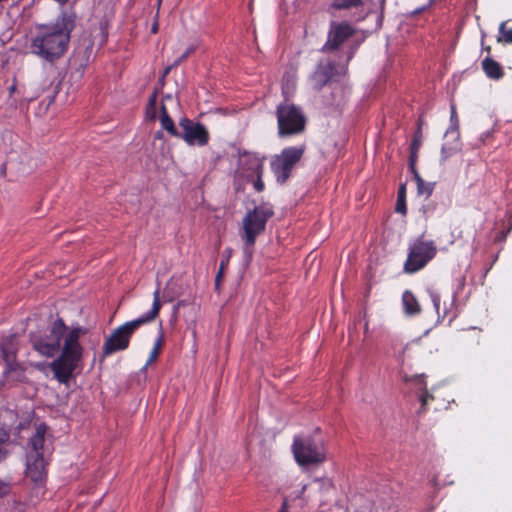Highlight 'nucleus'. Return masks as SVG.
Listing matches in <instances>:
<instances>
[{
	"label": "nucleus",
	"mask_w": 512,
	"mask_h": 512,
	"mask_svg": "<svg viewBox=\"0 0 512 512\" xmlns=\"http://www.w3.org/2000/svg\"><path fill=\"white\" fill-rule=\"evenodd\" d=\"M77 19L78 16L71 7L63 10L54 23L38 25L31 40V52L48 62L60 59L68 49Z\"/></svg>",
	"instance_id": "f257e3e1"
},
{
	"label": "nucleus",
	"mask_w": 512,
	"mask_h": 512,
	"mask_svg": "<svg viewBox=\"0 0 512 512\" xmlns=\"http://www.w3.org/2000/svg\"><path fill=\"white\" fill-rule=\"evenodd\" d=\"M87 332L88 329L84 327L71 329L64 338L60 355L50 364L54 377L60 383L67 384L74 377V372L80 367L83 348L79 343V338Z\"/></svg>",
	"instance_id": "f03ea898"
},
{
	"label": "nucleus",
	"mask_w": 512,
	"mask_h": 512,
	"mask_svg": "<svg viewBox=\"0 0 512 512\" xmlns=\"http://www.w3.org/2000/svg\"><path fill=\"white\" fill-rule=\"evenodd\" d=\"M160 309V289L157 288L153 293L152 309L148 313L137 319L124 323L113 330V332L106 338L102 347L101 361L116 352L126 350L130 345V339L135 331L142 325L155 320L159 315Z\"/></svg>",
	"instance_id": "7ed1b4c3"
},
{
	"label": "nucleus",
	"mask_w": 512,
	"mask_h": 512,
	"mask_svg": "<svg viewBox=\"0 0 512 512\" xmlns=\"http://www.w3.org/2000/svg\"><path fill=\"white\" fill-rule=\"evenodd\" d=\"M273 215L271 207L261 204L249 210L243 218L241 238L244 241L243 251L247 261L252 258L257 236L265 231L266 223Z\"/></svg>",
	"instance_id": "20e7f679"
},
{
	"label": "nucleus",
	"mask_w": 512,
	"mask_h": 512,
	"mask_svg": "<svg viewBox=\"0 0 512 512\" xmlns=\"http://www.w3.org/2000/svg\"><path fill=\"white\" fill-rule=\"evenodd\" d=\"M278 135L287 137L305 130L306 117L302 109L293 103L283 102L276 109Z\"/></svg>",
	"instance_id": "39448f33"
},
{
	"label": "nucleus",
	"mask_w": 512,
	"mask_h": 512,
	"mask_svg": "<svg viewBox=\"0 0 512 512\" xmlns=\"http://www.w3.org/2000/svg\"><path fill=\"white\" fill-rule=\"evenodd\" d=\"M67 327L63 319L58 318L49 328V334L41 336L36 333L30 334V341L33 348L43 356L53 357L61 348V340L66 334Z\"/></svg>",
	"instance_id": "423d86ee"
},
{
	"label": "nucleus",
	"mask_w": 512,
	"mask_h": 512,
	"mask_svg": "<svg viewBox=\"0 0 512 512\" xmlns=\"http://www.w3.org/2000/svg\"><path fill=\"white\" fill-rule=\"evenodd\" d=\"M295 460L299 465H315L326 458L323 442L311 437H295L292 445Z\"/></svg>",
	"instance_id": "0eeeda50"
},
{
	"label": "nucleus",
	"mask_w": 512,
	"mask_h": 512,
	"mask_svg": "<svg viewBox=\"0 0 512 512\" xmlns=\"http://www.w3.org/2000/svg\"><path fill=\"white\" fill-rule=\"evenodd\" d=\"M436 254V247L431 241H423L421 238L414 241L404 263L406 273H415L422 269Z\"/></svg>",
	"instance_id": "6e6552de"
},
{
	"label": "nucleus",
	"mask_w": 512,
	"mask_h": 512,
	"mask_svg": "<svg viewBox=\"0 0 512 512\" xmlns=\"http://www.w3.org/2000/svg\"><path fill=\"white\" fill-rule=\"evenodd\" d=\"M179 126L181 131L177 138L183 139L187 144L204 146L208 143L209 133L203 124L182 118Z\"/></svg>",
	"instance_id": "1a4fd4ad"
},
{
	"label": "nucleus",
	"mask_w": 512,
	"mask_h": 512,
	"mask_svg": "<svg viewBox=\"0 0 512 512\" xmlns=\"http://www.w3.org/2000/svg\"><path fill=\"white\" fill-rule=\"evenodd\" d=\"M355 34V29L348 22H335L330 24L328 39L324 44L323 52H334L338 50L344 42Z\"/></svg>",
	"instance_id": "9d476101"
},
{
	"label": "nucleus",
	"mask_w": 512,
	"mask_h": 512,
	"mask_svg": "<svg viewBox=\"0 0 512 512\" xmlns=\"http://www.w3.org/2000/svg\"><path fill=\"white\" fill-rule=\"evenodd\" d=\"M16 340L17 339L14 335L9 336L8 338L4 339V341L0 344V349L3 359L6 363V370L4 373L6 375H11L12 373H15V378L20 379L24 371L20 367L19 363H17L16 361Z\"/></svg>",
	"instance_id": "9b49d317"
},
{
	"label": "nucleus",
	"mask_w": 512,
	"mask_h": 512,
	"mask_svg": "<svg viewBox=\"0 0 512 512\" xmlns=\"http://www.w3.org/2000/svg\"><path fill=\"white\" fill-rule=\"evenodd\" d=\"M26 477L35 484H42L46 479L47 461L43 454L27 453Z\"/></svg>",
	"instance_id": "f8f14e48"
},
{
	"label": "nucleus",
	"mask_w": 512,
	"mask_h": 512,
	"mask_svg": "<svg viewBox=\"0 0 512 512\" xmlns=\"http://www.w3.org/2000/svg\"><path fill=\"white\" fill-rule=\"evenodd\" d=\"M340 73L336 64L331 61L320 62L312 75V82L315 89L320 90L330 81L334 80Z\"/></svg>",
	"instance_id": "ddd939ff"
},
{
	"label": "nucleus",
	"mask_w": 512,
	"mask_h": 512,
	"mask_svg": "<svg viewBox=\"0 0 512 512\" xmlns=\"http://www.w3.org/2000/svg\"><path fill=\"white\" fill-rule=\"evenodd\" d=\"M46 431V424L41 423L37 426L35 434L31 437L29 441L30 450L28 451V453H37L44 455Z\"/></svg>",
	"instance_id": "4468645a"
},
{
	"label": "nucleus",
	"mask_w": 512,
	"mask_h": 512,
	"mask_svg": "<svg viewBox=\"0 0 512 512\" xmlns=\"http://www.w3.org/2000/svg\"><path fill=\"white\" fill-rule=\"evenodd\" d=\"M271 169L276 176L277 182L284 184L290 177L293 167L276 156L271 162Z\"/></svg>",
	"instance_id": "2eb2a0df"
},
{
	"label": "nucleus",
	"mask_w": 512,
	"mask_h": 512,
	"mask_svg": "<svg viewBox=\"0 0 512 512\" xmlns=\"http://www.w3.org/2000/svg\"><path fill=\"white\" fill-rule=\"evenodd\" d=\"M481 65L484 73L490 79L499 80L504 76L503 67L489 56L483 59Z\"/></svg>",
	"instance_id": "dca6fc26"
},
{
	"label": "nucleus",
	"mask_w": 512,
	"mask_h": 512,
	"mask_svg": "<svg viewBox=\"0 0 512 512\" xmlns=\"http://www.w3.org/2000/svg\"><path fill=\"white\" fill-rule=\"evenodd\" d=\"M304 153V147L285 148L277 157L288 165L294 167L300 161Z\"/></svg>",
	"instance_id": "f3484780"
},
{
	"label": "nucleus",
	"mask_w": 512,
	"mask_h": 512,
	"mask_svg": "<svg viewBox=\"0 0 512 512\" xmlns=\"http://www.w3.org/2000/svg\"><path fill=\"white\" fill-rule=\"evenodd\" d=\"M402 301L406 314L415 315L420 312V305L415 296L410 291H405L403 293Z\"/></svg>",
	"instance_id": "a211bd4d"
},
{
	"label": "nucleus",
	"mask_w": 512,
	"mask_h": 512,
	"mask_svg": "<svg viewBox=\"0 0 512 512\" xmlns=\"http://www.w3.org/2000/svg\"><path fill=\"white\" fill-rule=\"evenodd\" d=\"M160 122L162 128L166 130L169 134H171L174 137H177L179 135V131L177 130L174 121L169 116L164 104L161 105Z\"/></svg>",
	"instance_id": "6ab92c4d"
},
{
	"label": "nucleus",
	"mask_w": 512,
	"mask_h": 512,
	"mask_svg": "<svg viewBox=\"0 0 512 512\" xmlns=\"http://www.w3.org/2000/svg\"><path fill=\"white\" fill-rule=\"evenodd\" d=\"M395 210H396V212L401 213L402 215H405L406 212H407V207H406V186H405V184H401L399 189H398L397 202H396Z\"/></svg>",
	"instance_id": "aec40b11"
},
{
	"label": "nucleus",
	"mask_w": 512,
	"mask_h": 512,
	"mask_svg": "<svg viewBox=\"0 0 512 512\" xmlns=\"http://www.w3.org/2000/svg\"><path fill=\"white\" fill-rule=\"evenodd\" d=\"M254 169L257 175V179L254 181V188L261 192L264 189V183L262 181V173H263V163L262 160L255 158L253 160Z\"/></svg>",
	"instance_id": "412c9836"
},
{
	"label": "nucleus",
	"mask_w": 512,
	"mask_h": 512,
	"mask_svg": "<svg viewBox=\"0 0 512 512\" xmlns=\"http://www.w3.org/2000/svg\"><path fill=\"white\" fill-rule=\"evenodd\" d=\"M362 5V0H334L332 7L335 9H349L351 7H358Z\"/></svg>",
	"instance_id": "4be33fe9"
},
{
	"label": "nucleus",
	"mask_w": 512,
	"mask_h": 512,
	"mask_svg": "<svg viewBox=\"0 0 512 512\" xmlns=\"http://www.w3.org/2000/svg\"><path fill=\"white\" fill-rule=\"evenodd\" d=\"M163 342H164L163 335L161 334L154 344V347L150 353V357L146 362L145 368L148 365L152 364L156 360V358L159 356L161 348L163 346Z\"/></svg>",
	"instance_id": "5701e85b"
},
{
	"label": "nucleus",
	"mask_w": 512,
	"mask_h": 512,
	"mask_svg": "<svg viewBox=\"0 0 512 512\" xmlns=\"http://www.w3.org/2000/svg\"><path fill=\"white\" fill-rule=\"evenodd\" d=\"M450 137L455 135V140L458 141L459 139V132H458V118L456 116L455 109L451 107L450 109Z\"/></svg>",
	"instance_id": "b1692460"
},
{
	"label": "nucleus",
	"mask_w": 512,
	"mask_h": 512,
	"mask_svg": "<svg viewBox=\"0 0 512 512\" xmlns=\"http://www.w3.org/2000/svg\"><path fill=\"white\" fill-rule=\"evenodd\" d=\"M422 143L421 128L419 127L414 135L413 141L410 146V156H418V150Z\"/></svg>",
	"instance_id": "393cba45"
},
{
	"label": "nucleus",
	"mask_w": 512,
	"mask_h": 512,
	"mask_svg": "<svg viewBox=\"0 0 512 512\" xmlns=\"http://www.w3.org/2000/svg\"><path fill=\"white\" fill-rule=\"evenodd\" d=\"M230 255H231V251L228 250L227 251V256L225 257V259H222V261L220 263L219 271H218V273L216 275V278H215V285H216V287H219V285H220V282H221V279H222V276H223V273H224V269L228 265Z\"/></svg>",
	"instance_id": "a878e982"
},
{
	"label": "nucleus",
	"mask_w": 512,
	"mask_h": 512,
	"mask_svg": "<svg viewBox=\"0 0 512 512\" xmlns=\"http://www.w3.org/2000/svg\"><path fill=\"white\" fill-rule=\"evenodd\" d=\"M403 380L407 383H414L416 386H419L420 389L425 387V381H424L423 375L415 374L412 376H408L405 374L403 376Z\"/></svg>",
	"instance_id": "bb28decb"
},
{
	"label": "nucleus",
	"mask_w": 512,
	"mask_h": 512,
	"mask_svg": "<svg viewBox=\"0 0 512 512\" xmlns=\"http://www.w3.org/2000/svg\"><path fill=\"white\" fill-rule=\"evenodd\" d=\"M499 32L506 43L512 44V28H507L506 23L503 22L499 27Z\"/></svg>",
	"instance_id": "cd10ccee"
},
{
	"label": "nucleus",
	"mask_w": 512,
	"mask_h": 512,
	"mask_svg": "<svg viewBox=\"0 0 512 512\" xmlns=\"http://www.w3.org/2000/svg\"><path fill=\"white\" fill-rule=\"evenodd\" d=\"M195 48L193 46H190L178 59H176L171 65L173 68L180 65L183 61H185L189 55H191L194 52Z\"/></svg>",
	"instance_id": "c85d7f7f"
},
{
	"label": "nucleus",
	"mask_w": 512,
	"mask_h": 512,
	"mask_svg": "<svg viewBox=\"0 0 512 512\" xmlns=\"http://www.w3.org/2000/svg\"><path fill=\"white\" fill-rule=\"evenodd\" d=\"M146 117L149 120H155L157 117L156 106L146 105Z\"/></svg>",
	"instance_id": "c756f323"
},
{
	"label": "nucleus",
	"mask_w": 512,
	"mask_h": 512,
	"mask_svg": "<svg viewBox=\"0 0 512 512\" xmlns=\"http://www.w3.org/2000/svg\"><path fill=\"white\" fill-rule=\"evenodd\" d=\"M82 45L85 47V53L90 54L93 48V41L90 38H83Z\"/></svg>",
	"instance_id": "7c9ffc66"
},
{
	"label": "nucleus",
	"mask_w": 512,
	"mask_h": 512,
	"mask_svg": "<svg viewBox=\"0 0 512 512\" xmlns=\"http://www.w3.org/2000/svg\"><path fill=\"white\" fill-rule=\"evenodd\" d=\"M172 69H173V66H172V65H169V66H167V67L164 69V71H163V73H162L161 77L159 78V85H160L161 87H163V86H164V84H165V78H166V76L170 73V71H171Z\"/></svg>",
	"instance_id": "2f4dec72"
},
{
	"label": "nucleus",
	"mask_w": 512,
	"mask_h": 512,
	"mask_svg": "<svg viewBox=\"0 0 512 512\" xmlns=\"http://www.w3.org/2000/svg\"><path fill=\"white\" fill-rule=\"evenodd\" d=\"M158 88H155L153 93L150 95L149 99H148V103L147 105L149 106H156L157 104V97H158Z\"/></svg>",
	"instance_id": "473e14b6"
},
{
	"label": "nucleus",
	"mask_w": 512,
	"mask_h": 512,
	"mask_svg": "<svg viewBox=\"0 0 512 512\" xmlns=\"http://www.w3.org/2000/svg\"><path fill=\"white\" fill-rule=\"evenodd\" d=\"M10 492V487L7 483L0 481V498L6 496Z\"/></svg>",
	"instance_id": "72a5a7b5"
},
{
	"label": "nucleus",
	"mask_w": 512,
	"mask_h": 512,
	"mask_svg": "<svg viewBox=\"0 0 512 512\" xmlns=\"http://www.w3.org/2000/svg\"><path fill=\"white\" fill-rule=\"evenodd\" d=\"M416 160H417V156H410L409 157V168H410L413 176H415V172H417V170H416Z\"/></svg>",
	"instance_id": "f704fd0d"
},
{
	"label": "nucleus",
	"mask_w": 512,
	"mask_h": 512,
	"mask_svg": "<svg viewBox=\"0 0 512 512\" xmlns=\"http://www.w3.org/2000/svg\"><path fill=\"white\" fill-rule=\"evenodd\" d=\"M431 299H432L433 305L435 307V310L437 311V313H439L440 296L435 294V293H432L431 294Z\"/></svg>",
	"instance_id": "c9c22d12"
},
{
	"label": "nucleus",
	"mask_w": 512,
	"mask_h": 512,
	"mask_svg": "<svg viewBox=\"0 0 512 512\" xmlns=\"http://www.w3.org/2000/svg\"><path fill=\"white\" fill-rule=\"evenodd\" d=\"M9 437V433L3 427H0V444L7 442Z\"/></svg>",
	"instance_id": "e433bc0d"
},
{
	"label": "nucleus",
	"mask_w": 512,
	"mask_h": 512,
	"mask_svg": "<svg viewBox=\"0 0 512 512\" xmlns=\"http://www.w3.org/2000/svg\"><path fill=\"white\" fill-rule=\"evenodd\" d=\"M433 396L430 395L426 390L420 396L421 406L424 407L428 401V399H432Z\"/></svg>",
	"instance_id": "4c0bfd02"
},
{
	"label": "nucleus",
	"mask_w": 512,
	"mask_h": 512,
	"mask_svg": "<svg viewBox=\"0 0 512 512\" xmlns=\"http://www.w3.org/2000/svg\"><path fill=\"white\" fill-rule=\"evenodd\" d=\"M418 192H419L420 194H427V195H430V194H431V192H432V189L430 188V186H429V185H426V184L424 183V185H421V190H418Z\"/></svg>",
	"instance_id": "58836bf2"
},
{
	"label": "nucleus",
	"mask_w": 512,
	"mask_h": 512,
	"mask_svg": "<svg viewBox=\"0 0 512 512\" xmlns=\"http://www.w3.org/2000/svg\"><path fill=\"white\" fill-rule=\"evenodd\" d=\"M414 179L417 183V188L418 190H421V185H424V181L423 179L420 177L419 173L418 172H415V176H414Z\"/></svg>",
	"instance_id": "ea45409f"
},
{
	"label": "nucleus",
	"mask_w": 512,
	"mask_h": 512,
	"mask_svg": "<svg viewBox=\"0 0 512 512\" xmlns=\"http://www.w3.org/2000/svg\"><path fill=\"white\" fill-rule=\"evenodd\" d=\"M414 179L417 183V188L418 190H421V185H424V181L423 179L420 177L419 173L418 172H415V176H414Z\"/></svg>",
	"instance_id": "a19ab883"
},
{
	"label": "nucleus",
	"mask_w": 512,
	"mask_h": 512,
	"mask_svg": "<svg viewBox=\"0 0 512 512\" xmlns=\"http://www.w3.org/2000/svg\"><path fill=\"white\" fill-rule=\"evenodd\" d=\"M186 304V301L185 300H181L179 301L175 307H174V314L177 313L178 309L181 307V306H184Z\"/></svg>",
	"instance_id": "79ce46f5"
},
{
	"label": "nucleus",
	"mask_w": 512,
	"mask_h": 512,
	"mask_svg": "<svg viewBox=\"0 0 512 512\" xmlns=\"http://www.w3.org/2000/svg\"><path fill=\"white\" fill-rule=\"evenodd\" d=\"M7 454H8L7 450L0 448V461L4 460L7 456Z\"/></svg>",
	"instance_id": "37998d69"
},
{
	"label": "nucleus",
	"mask_w": 512,
	"mask_h": 512,
	"mask_svg": "<svg viewBox=\"0 0 512 512\" xmlns=\"http://www.w3.org/2000/svg\"><path fill=\"white\" fill-rule=\"evenodd\" d=\"M287 510H288L287 500H286V499H284L283 504H282V507H281V509H280V511H279V512H287Z\"/></svg>",
	"instance_id": "c03bdc74"
},
{
	"label": "nucleus",
	"mask_w": 512,
	"mask_h": 512,
	"mask_svg": "<svg viewBox=\"0 0 512 512\" xmlns=\"http://www.w3.org/2000/svg\"><path fill=\"white\" fill-rule=\"evenodd\" d=\"M151 31H152V33H154V34H155V33H157V31H158V23H157V22H155V23L152 25Z\"/></svg>",
	"instance_id": "a18cd8bd"
},
{
	"label": "nucleus",
	"mask_w": 512,
	"mask_h": 512,
	"mask_svg": "<svg viewBox=\"0 0 512 512\" xmlns=\"http://www.w3.org/2000/svg\"><path fill=\"white\" fill-rule=\"evenodd\" d=\"M155 138H156V139H162V138H163V132L158 131V132L155 134Z\"/></svg>",
	"instance_id": "49530a36"
},
{
	"label": "nucleus",
	"mask_w": 512,
	"mask_h": 512,
	"mask_svg": "<svg viewBox=\"0 0 512 512\" xmlns=\"http://www.w3.org/2000/svg\"><path fill=\"white\" fill-rule=\"evenodd\" d=\"M460 149H461V146H460L458 143H457V144H455V146L450 147V151H451V150H460Z\"/></svg>",
	"instance_id": "de8ad7c7"
},
{
	"label": "nucleus",
	"mask_w": 512,
	"mask_h": 512,
	"mask_svg": "<svg viewBox=\"0 0 512 512\" xmlns=\"http://www.w3.org/2000/svg\"><path fill=\"white\" fill-rule=\"evenodd\" d=\"M1 174H2L3 176H5V175H6V165H5V164H3V165H2Z\"/></svg>",
	"instance_id": "09e8293b"
},
{
	"label": "nucleus",
	"mask_w": 512,
	"mask_h": 512,
	"mask_svg": "<svg viewBox=\"0 0 512 512\" xmlns=\"http://www.w3.org/2000/svg\"><path fill=\"white\" fill-rule=\"evenodd\" d=\"M305 490H306V485L302 486V489H301V491H300V493L298 495L299 498L302 497V495L305 492Z\"/></svg>",
	"instance_id": "8fccbe9b"
},
{
	"label": "nucleus",
	"mask_w": 512,
	"mask_h": 512,
	"mask_svg": "<svg viewBox=\"0 0 512 512\" xmlns=\"http://www.w3.org/2000/svg\"><path fill=\"white\" fill-rule=\"evenodd\" d=\"M56 2H58L59 4L61 5H64L66 4L69 0H55Z\"/></svg>",
	"instance_id": "3c124183"
},
{
	"label": "nucleus",
	"mask_w": 512,
	"mask_h": 512,
	"mask_svg": "<svg viewBox=\"0 0 512 512\" xmlns=\"http://www.w3.org/2000/svg\"><path fill=\"white\" fill-rule=\"evenodd\" d=\"M15 90H16V85H15V84H13V85L10 87V93H13Z\"/></svg>",
	"instance_id": "603ef678"
},
{
	"label": "nucleus",
	"mask_w": 512,
	"mask_h": 512,
	"mask_svg": "<svg viewBox=\"0 0 512 512\" xmlns=\"http://www.w3.org/2000/svg\"><path fill=\"white\" fill-rule=\"evenodd\" d=\"M485 50H486L488 53H490L491 48L488 46V47H486V48H485Z\"/></svg>",
	"instance_id": "864d4df0"
},
{
	"label": "nucleus",
	"mask_w": 512,
	"mask_h": 512,
	"mask_svg": "<svg viewBox=\"0 0 512 512\" xmlns=\"http://www.w3.org/2000/svg\"><path fill=\"white\" fill-rule=\"evenodd\" d=\"M379 1H380L381 6H383L385 3V0H379Z\"/></svg>",
	"instance_id": "5fc2aeb1"
},
{
	"label": "nucleus",
	"mask_w": 512,
	"mask_h": 512,
	"mask_svg": "<svg viewBox=\"0 0 512 512\" xmlns=\"http://www.w3.org/2000/svg\"><path fill=\"white\" fill-rule=\"evenodd\" d=\"M446 314H447V310L445 309L442 318H444L446 316Z\"/></svg>",
	"instance_id": "6e6d98bb"
},
{
	"label": "nucleus",
	"mask_w": 512,
	"mask_h": 512,
	"mask_svg": "<svg viewBox=\"0 0 512 512\" xmlns=\"http://www.w3.org/2000/svg\"><path fill=\"white\" fill-rule=\"evenodd\" d=\"M340 70H341V74H344V68L340 67Z\"/></svg>",
	"instance_id": "4d7b16f0"
},
{
	"label": "nucleus",
	"mask_w": 512,
	"mask_h": 512,
	"mask_svg": "<svg viewBox=\"0 0 512 512\" xmlns=\"http://www.w3.org/2000/svg\"><path fill=\"white\" fill-rule=\"evenodd\" d=\"M340 70H341V74H344V68L340 67Z\"/></svg>",
	"instance_id": "13d9d810"
},
{
	"label": "nucleus",
	"mask_w": 512,
	"mask_h": 512,
	"mask_svg": "<svg viewBox=\"0 0 512 512\" xmlns=\"http://www.w3.org/2000/svg\"><path fill=\"white\" fill-rule=\"evenodd\" d=\"M340 70H341V74H344V68L340 67Z\"/></svg>",
	"instance_id": "bf43d9fd"
},
{
	"label": "nucleus",
	"mask_w": 512,
	"mask_h": 512,
	"mask_svg": "<svg viewBox=\"0 0 512 512\" xmlns=\"http://www.w3.org/2000/svg\"><path fill=\"white\" fill-rule=\"evenodd\" d=\"M161 2V0H159V3Z\"/></svg>",
	"instance_id": "052dcab7"
}]
</instances>
